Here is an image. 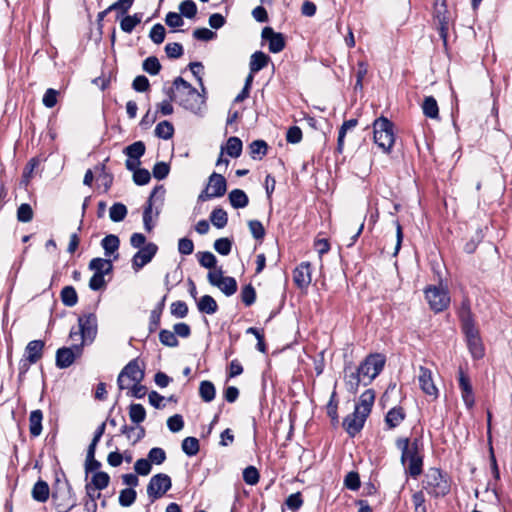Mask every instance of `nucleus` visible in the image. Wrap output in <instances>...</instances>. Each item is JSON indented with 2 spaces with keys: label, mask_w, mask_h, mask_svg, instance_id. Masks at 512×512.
I'll use <instances>...</instances> for the list:
<instances>
[{
  "label": "nucleus",
  "mask_w": 512,
  "mask_h": 512,
  "mask_svg": "<svg viewBox=\"0 0 512 512\" xmlns=\"http://www.w3.org/2000/svg\"><path fill=\"white\" fill-rule=\"evenodd\" d=\"M396 447L401 451L400 461L405 467V472L416 479L423 472V441L422 437L398 438Z\"/></svg>",
  "instance_id": "obj_1"
},
{
  "label": "nucleus",
  "mask_w": 512,
  "mask_h": 512,
  "mask_svg": "<svg viewBox=\"0 0 512 512\" xmlns=\"http://www.w3.org/2000/svg\"><path fill=\"white\" fill-rule=\"evenodd\" d=\"M173 86L177 90L178 104L184 109L197 114L205 106V95H202L201 92L181 76L173 80Z\"/></svg>",
  "instance_id": "obj_2"
},
{
  "label": "nucleus",
  "mask_w": 512,
  "mask_h": 512,
  "mask_svg": "<svg viewBox=\"0 0 512 512\" xmlns=\"http://www.w3.org/2000/svg\"><path fill=\"white\" fill-rule=\"evenodd\" d=\"M374 143L389 153L395 142L394 124L388 118L381 116L373 122Z\"/></svg>",
  "instance_id": "obj_3"
},
{
  "label": "nucleus",
  "mask_w": 512,
  "mask_h": 512,
  "mask_svg": "<svg viewBox=\"0 0 512 512\" xmlns=\"http://www.w3.org/2000/svg\"><path fill=\"white\" fill-rule=\"evenodd\" d=\"M423 489L435 498L444 497L450 492V484L446 474L439 468H429L423 480Z\"/></svg>",
  "instance_id": "obj_4"
},
{
  "label": "nucleus",
  "mask_w": 512,
  "mask_h": 512,
  "mask_svg": "<svg viewBox=\"0 0 512 512\" xmlns=\"http://www.w3.org/2000/svg\"><path fill=\"white\" fill-rule=\"evenodd\" d=\"M97 335V317L94 313L82 315L78 318V329L70 330L69 338L75 340L80 338V344L92 343Z\"/></svg>",
  "instance_id": "obj_5"
},
{
  "label": "nucleus",
  "mask_w": 512,
  "mask_h": 512,
  "mask_svg": "<svg viewBox=\"0 0 512 512\" xmlns=\"http://www.w3.org/2000/svg\"><path fill=\"white\" fill-rule=\"evenodd\" d=\"M385 357L381 354L368 355L357 367L364 379V386L372 383V381L381 373L385 365Z\"/></svg>",
  "instance_id": "obj_6"
},
{
  "label": "nucleus",
  "mask_w": 512,
  "mask_h": 512,
  "mask_svg": "<svg viewBox=\"0 0 512 512\" xmlns=\"http://www.w3.org/2000/svg\"><path fill=\"white\" fill-rule=\"evenodd\" d=\"M145 377V371L139 366L138 358L129 361L117 378V385L119 390L129 388L130 382L141 383Z\"/></svg>",
  "instance_id": "obj_7"
},
{
  "label": "nucleus",
  "mask_w": 512,
  "mask_h": 512,
  "mask_svg": "<svg viewBox=\"0 0 512 512\" xmlns=\"http://www.w3.org/2000/svg\"><path fill=\"white\" fill-rule=\"evenodd\" d=\"M424 293L430 309L435 313H440L449 307L450 295L446 288L430 285L425 288Z\"/></svg>",
  "instance_id": "obj_8"
},
{
  "label": "nucleus",
  "mask_w": 512,
  "mask_h": 512,
  "mask_svg": "<svg viewBox=\"0 0 512 512\" xmlns=\"http://www.w3.org/2000/svg\"><path fill=\"white\" fill-rule=\"evenodd\" d=\"M172 487V481L169 475L165 473H158L153 475L147 485V495L150 499V503H153L157 499L161 498L169 491Z\"/></svg>",
  "instance_id": "obj_9"
},
{
  "label": "nucleus",
  "mask_w": 512,
  "mask_h": 512,
  "mask_svg": "<svg viewBox=\"0 0 512 512\" xmlns=\"http://www.w3.org/2000/svg\"><path fill=\"white\" fill-rule=\"evenodd\" d=\"M463 334L465 335L468 350L473 359H482L485 355V347L480 336L479 329L474 326L463 327Z\"/></svg>",
  "instance_id": "obj_10"
},
{
  "label": "nucleus",
  "mask_w": 512,
  "mask_h": 512,
  "mask_svg": "<svg viewBox=\"0 0 512 512\" xmlns=\"http://www.w3.org/2000/svg\"><path fill=\"white\" fill-rule=\"evenodd\" d=\"M83 351L82 344H74L71 347H61L56 351V366L59 369L70 367L75 359L81 356Z\"/></svg>",
  "instance_id": "obj_11"
},
{
  "label": "nucleus",
  "mask_w": 512,
  "mask_h": 512,
  "mask_svg": "<svg viewBox=\"0 0 512 512\" xmlns=\"http://www.w3.org/2000/svg\"><path fill=\"white\" fill-rule=\"evenodd\" d=\"M166 190L163 185H157L153 188L150 193V196L145 204L143 211V224L146 231H152L154 225L152 223V211H153V202L154 199H159L161 204L164 200V194Z\"/></svg>",
  "instance_id": "obj_12"
},
{
  "label": "nucleus",
  "mask_w": 512,
  "mask_h": 512,
  "mask_svg": "<svg viewBox=\"0 0 512 512\" xmlns=\"http://www.w3.org/2000/svg\"><path fill=\"white\" fill-rule=\"evenodd\" d=\"M158 252V246L153 242H148L139 249L132 257V268L135 272L140 271L145 265L150 263Z\"/></svg>",
  "instance_id": "obj_13"
},
{
  "label": "nucleus",
  "mask_w": 512,
  "mask_h": 512,
  "mask_svg": "<svg viewBox=\"0 0 512 512\" xmlns=\"http://www.w3.org/2000/svg\"><path fill=\"white\" fill-rule=\"evenodd\" d=\"M367 417L359 406H355L354 412L343 419V428L350 437H355L363 429Z\"/></svg>",
  "instance_id": "obj_14"
},
{
  "label": "nucleus",
  "mask_w": 512,
  "mask_h": 512,
  "mask_svg": "<svg viewBox=\"0 0 512 512\" xmlns=\"http://www.w3.org/2000/svg\"><path fill=\"white\" fill-rule=\"evenodd\" d=\"M261 37L268 41V48L271 53L276 54L284 50L286 42L282 33L275 32L273 28L267 26L263 28Z\"/></svg>",
  "instance_id": "obj_15"
},
{
  "label": "nucleus",
  "mask_w": 512,
  "mask_h": 512,
  "mask_svg": "<svg viewBox=\"0 0 512 512\" xmlns=\"http://www.w3.org/2000/svg\"><path fill=\"white\" fill-rule=\"evenodd\" d=\"M458 382L464 404L468 409H471L474 406L475 397L470 379L462 367H459L458 370Z\"/></svg>",
  "instance_id": "obj_16"
},
{
  "label": "nucleus",
  "mask_w": 512,
  "mask_h": 512,
  "mask_svg": "<svg viewBox=\"0 0 512 512\" xmlns=\"http://www.w3.org/2000/svg\"><path fill=\"white\" fill-rule=\"evenodd\" d=\"M418 380L421 390L426 395L433 396L434 398L438 397V389L434 384L432 371L429 368L420 366Z\"/></svg>",
  "instance_id": "obj_17"
},
{
  "label": "nucleus",
  "mask_w": 512,
  "mask_h": 512,
  "mask_svg": "<svg viewBox=\"0 0 512 512\" xmlns=\"http://www.w3.org/2000/svg\"><path fill=\"white\" fill-rule=\"evenodd\" d=\"M293 281L300 289H306L311 281V264L309 262H302L293 271Z\"/></svg>",
  "instance_id": "obj_18"
},
{
  "label": "nucleus",
  "mask_w": 512,
  "mask_h": 512,
  "mask_svg": "<svg viewBox=\"0 0 512 512\" xmlns=\"http://www.w3.org/2000/svg\"><path fill=\"white\" fill-rule=\"evenodd\" d=\"M344 381L347 391L352 394H356L360 384L364 385V379H362L359 369H353L351 365L344 368Z\"/></svg>",
  "instance_id": "obj_19"
},
{
  "label": "nucleus",
  "mask_w": 512,
  "mask_h": 512,
  "mask_svg": "<svg viewBox=\"0 0 512 512\" xmlns=\"http://www.w3.org/2000/svg\"><path fill=\"white\" fill-rule=\"evenodd\" d=\"M208 190L213 193L216 198L222 197L227 191V182L223 175L213 172L208 179Z\"/></svg>",
  "instance_id": "obj_20"
},
{
  "label": "nucleus",
  "mask_w": 512,
  "mask_h": 512,
  "mask_svg": "<svg viewBox=\"0 0 512 512\" xmlns=\"http://www.w3.org/2000/svg\"><path fill=\"white\" fill-rule=\"evenodd\" d=\"M434 18L437 22V30L444 44L447 43L449 30V16L447 8L434 9Z\"/></svg>",
  "instance_id": "obj_21"
},
{
  "label": "nucleus",
  "mask_w": 512,
  "mask_h": 512,
  "mask_svg": "<svg viewBox=\"0 0 512 512\" xmlns=\"http://www.w3.org/2000/svg\"><path fill=\"white\" fill-rule=\"evenodd\" d=\"M44 347L45 342L42 340L30 341L25 348L26 359L28 362L37 363L43 356Z\"/></svg>",
  "instance_id": "obj_22"
},
{
  "label": "nucleus",
  "mask_w": 512,
  "mask_h": 512,
  "mask_svg": "<svg viewBox=\"0 0 512 512\" xmlns=\"http://www.w3.org/2000/svg\"><path fill=\"white\" fill-rule=\"evenodd\" d=\"M405 417L406 413L404 409L401 406H395L387 412L385 416V423L388 429H394L405 420Z\"/></svg>",
  "instance_id": "obj_23"
},
{
  "label": "nucleus",
  "mask_w": 512,
  "mask_h": 512,
  "mask_svg": "<svg viewBox=\"0 0 512 512\" xmlns=\"http://www.w3.org/2000/svg\"><path fill=\"white\" fill-rule=\"evenodd\" d=\"M457 314H458V317H459V320L461 323V329L463 327H469V326L475 325V321H474L473 314L471 311L469 299H467V298L463 299V301L461 302V305L458 309Z\"/></svg>",
  "instance_id": "obj_24"
},
{
  "label": "nucleus",
  "mask_w": 512,
  "mask_h": 512,
  "mask_svg": "<svg viewBox=\"0 0 512 512\" xmlns=\"http://www.w3.org/2000/svg\"><path fill=\"white\" fill-rule=\"evenodd\" d=\"M88 268L89 270L94 271V273L106 275L112 272L113 264L110 259L96 257L89 262Z\"/></svg>",
  "instance_id": "obj_25"
},
{
  "label": "nucleus",
  "mask_w": 512,
  "mask_h": 512,
  "mask_svg": "<svg viewBox=\"0 0 512 512\" xmlns=\"http://www.w3.org/2000/svg\"><path fill=\"white\" fill-rule=\"evenodd\" d=\"M43 412L40 409L31 411L29 415V432L31 437H38L42 433Z\"/></svg>",
  "instance_id": "obj_26"
},
{
  "label": "nucleus",
  "mask_w": 512,
  "mask_h": 512,
  "mask_svg": "<svg viewBox=\"0 0 512 512\" xmlns=\"http://www.w3.org/2000/svg\"><path fill=\"white\" fill-rule=\"evenodd\" d=\"M270 61V57L262 51L254 52L250 57L249 69L251 73H257L264 69Z\"/></svg>",
  "instance_id": "obj_27"
},
{
  "label": "nucleus",
  "mask_w": 512,
  "mask_h": 512,
  "mask_svg": "<svg viewBox=\"0 0 512 512\" xmlns=\"http://www.w3.org/2000/svg\"><path fill=\"white\" fill-rule=\"evenodd\" d=\"M375 401V391L373 389H367L364 391L359 399V403L355 406L360 407L361 413H364L365 415L369 416L371 413L373 404Z\"/></svg>",
  "instance_id": "obj_28"
},
{
  "label": "nucleus",
  "mask_w": 512,
  "mask_h": 512,
  "mask_svg": "<svg viewBox=\"0 0 512 512\" xmlns=\"http://www.w3.org/2000/svg\"><path fill=\"white\" fill-rule=\"evenodd\" d=\"M120 433L123 435H126V437L128 439H132V437H134L132 444L135 445L136 443H138L145 437L146 431L143 426L134 427V426H128L127 424H124L120 428Z\"/></svg>",
  "instance_id": "obj_29"
},
{
  "label": "nucleus",
  "mask_w": 512,
  "mask_h": 512,
  "mask_svg": "<svg viewBox=\"0 0 512 512\" xmlns=\"http://www.w3.org/2000/svg\"><path fill=\"white\" fill-rule=\"evenodd\" d=\"M49 493H50L49 485L47 484L46 481L41 480V479L38 480L32 488V498L35 501H38L41 503H44L48 500Z\"/></svg>",
  "instance_id": "obj_30"
},
{
  "label": "nucleus",
  "mask_w": 512,
  "mask_h": 512,
  "mask_svg": "<svg viewBox=\"0 0 512 512\" xmlns=\"http://www.w3.org/2000/svg\"><path fill=\"white\" fill-rule=\"evenodd\" d=\"M101 246L104 250V255L110 257L116 253L120 246V240L117 235L109 234L101 240Z\"/></svg>",
  "instance_id": "obj_31"
},
{
  "label": "nucleus",
  "mask_w": 512,
  "mask_h": 512,
  "mask_svg": "<svg viewBox=\"0 0 512 512\" xmlns=\"http://www.w3.org/2000/svg\"><path fill=\"white\" fill-rule=\"evenodd\" d=\"M165 300L166 296H164L162 300L157 304V306L151 311L148 325L149 333L155 332L160 325V319L165 306Z\"/></svg>",
  "instance_id": "obj_32"
},
{
  "label": "nucleus",
  "mask_w": 512,
  "mask_h": 512,
  "mask_svg": "<svg viewBox=\"0 0 512 512\" xmlns=\"http://www.w3.org/2000/svg\"><path fill=\"white\" fill-rule=\"evenodd\" d=\"M230 204L235 209L245 208L249 204L247 194L241 189H234L228 195Z\"/></svg>",
  "instance_id": "obj_33"
},
{
  "label": "nucleus",
  "mask_w": 512,
  "mask_h": 512,
  "mask_svg": "<svg viewBox=\"0 0 512 512\" xmlns=\"http://www.w3.org/2000/svg\"><path fill=\"white\" fill-rule=\"evenodd\" d=\"M199 312L212 315L217 312L218 304L210 295H204L197 301Z\"/></svg>",
  "instance_id": "obj_34"
},
{
  "label": "nucleus",
  "mask_w": 512,
  "mask_h": 512,
  "mask_svg": "<svg viewBox=\"0 0 512 512\" xmlns=\"http://www.w3.org/2000/svg\"><path fill=\"white\" fill-rule=\"evenodd\" d=\"M423 114L430 119H437L439 117V107L436 99L433 96H427L422 103Z\"/></svg>",
  "instance_id": "obj_35"
},
{
  "label": "nucleus",
  "mask_w": 512,
  "mask_h": 512,
  "mask_svg": "<svg viewBox=\"0 0 512 512\" xmlns=\"http://www.w3.org/2000/svg\"><path fill=\"white\" fill-rule=\"evenodd\" d=\"M210 221L216 228L222 229L228 223V214L223 208L216 207L210 214Z\"/></svg>",
  "instance_id": "obj_36"
},
{
  "label": "nucleus",
  "mask_w": 512,
  "mask_h": 512,
  "mask_svg": "<svg viewBox=\"0 0 512 512\" xmlns=\"http://www.w3.org/2000/svg\"><path fill=\"white\" fill-rule=\"evenodd\" d=\"M242 149H243V144H242L241 139L236 136H231L228 138L226 147L224 150L230 157L238 158L242 153Z\"/></svg>",
  "instance_id": "obj_37"
},
{
  "label": "nucleus",
  "mask_w": 512,
  "mask_h": 512,
  "mask_svg": "<svg viewBox=\"0 0 512 512\" xmlns=\"http://www.w3.org/2000/svg\"><path fill=\"white\" fill-rule=\"evenodd\" d=\"M199 395L204 402H211L215 399L216 389L211 381L204 380L199 386Z\"/></svg>",
  "instance_id": "obj_38"
},
{
  "label": "nucleus",
  "mask_w": 512,
  "mask_h": 512,
  "mask_svg": "<svg viewBox=\"0 0 512 512\" xmlns=\"http://www.w3.org/2000/svg\"><path fill=\"white\" fill-rule=\"evenodd\" d=\"M62 303L67 307H73L78 302V295L73 286H65L60 293Z\"/></svg>",
  "instance_id": "obj_39"
},
{
  "label": "nucleus",
  "mask_w": 512,
  "mask_h": 512,
  "mask_svg": "<svg viewBox=\"0 0 512 512\" xmlns=\"http://www.w3.org/2000/svg\"><path fill=\"white\" fill-rule=\"evenodd\" d=\"M142 14L126 15L120 22V28L125 33H131L135 27L141 22Z\"/></svg>",
  "instance_id": "obj_40"
},
{
  "label": "nucleus",
  "mask_w": 512,
  "mask_h": 512,
  "mask_svg": "<svg viewBox=\"0 0 512 512\" xmlns=\"http://www.w3.org/2000/svg\"><path fill=\"white\" fill-rule=\"evenodd\" d=\"M146 151V146L142 141H136L124 148L123 153L134 159H140Z\"/></svg>",
  "instance_id": "obj_41"
},
{
  "label": "nucleus",
  "mask_w": 512,
  "mask_h": 512,
  "mask_svg": "<svg viewBox=\"0 0 512 512\" xmlns=\"http://www.w3.org/2000/svg\"><path fill=\"white\" fill-rule=\"evenodd\" d=\"M154 132L158 138L168 140L174 135V127L171 122L164 120L156 125Z\"/></svg>",
  "instance_id": "obj_42"
},
{
  "label": "nucleus",
  "mask_w": 512,
  "mask_h": 512,
  "mask_svg": "<svg viewBox=\"0 0 512 512\" xmlns=\"http://www.w3.org/2000/svg\"><path fill=\"white\" fill-rule=\"evenodd\" d=\"M130 420L139 425L146 418V410L142 404L132 403L129 406Z\"/></svg>",
  "instance_id": "obj_43"
},
{
  "label": "nucleus",
  "mask_w": 512,
  "mask_h": 512,
  "mask_svg": "<svg viewBox=\"0 0 512 512\" xmlns=\"http://www.w3.org/2000/svg\"><path fill=\"white\" fill-rule=\"evenodd\" d=\"M181 447H182L183 452L187 456H189V457L195 456L200 450L199 440L196 437H192V436L186 437L182 441Z\"/></svg>",
  "instance_id": "obj_44"
},
{
  "label": "nucleus",
  "mask_w": 512,
  "mask_h": 512,
  "mask_svg": "<svg viewBox=\"0 0 512 512\" xmlns=\"http://www.w3.org/2000/svg\"><path fill=\"white\" fill-rule=\"evenodd\" d=\"M219 285L220 286H217V288H219L226 296H231L237 291V282L233 277L223 276Z\"/></svg>",
  "instance_id": "obj_45"
},
{
  "label": "nucleus",
  "mask_w": 512,
  "mask_h": 512,
  "mask_svg": "<svg viewBox=\"0 0 512 512\" xmlns=\"http://www.w3.org/2000/svg\"><path fill=\"white\" fill-rule=\"evenodd\" d=\"M127 207L120 202L114 203L109 210V217L113 222H121L127 216Z\"/></svg>",
  "instance_id": "obj_46"
},
{
  "label": "nucleus",
  "mask_w": 512,
  "mask_h": 512,
  "mask_svg": "<svg viewBox=\"0 0 512 512\" xmlns=\"http://www.w3.org/2000/svg\"><path fill=\"white\" fill-rule=\"evenodd\" d=\"M249 150L253 159H256L257 156L261 159L267 154L268 145L264 140H254L250 143Z\"/></svg>",
  "instance_id": "obj_47"
},
{
  "label": "nucleus",
  "mask_w": 512,
  "mask_h": 512,
  "mask_svg": "<svg viewBox=\"0 0 512 512\" xmlns=\"http://www.w3.org/2000/svg\"><path fill=\"white\" fill-rule=\"evenodd\" d=\"M142 68L150 75H157L161 71L162 66L156 56H149L143 61Z\"/></svg>",
  "instance_id": "obj_48"
},
{
  "label": "nucleus",
  "mask_w": 512,
  "mask_h": 512,
  "mask_svg": "<svg viewBox=\"0 0 512 512\" xmlns=\"http://www.w3.org/2000/svg\"><path fill=\"white\" fill-rule=\"evenodd\" d=\"M109 483L110 476L106 472L98 471L92 476L91 485H93L94 489L103 490Z\"/></svg>",
  "instance_id": "obj_49"
},
{
  "label": "nucleus",
  "mask_w": 512,
  "mask_h": 512,
  "mask_svg": "<svg viewBox=\"0 0 512 512\" xmlns=\"http://www.w3.org/2000/svg\"><path fill=\"white\" fill-rule=\"evenodd\" d=\"M137 492L133 488H125L120 491L119 504L122 507H130L136 500Z\"/></svg>",
  "instance_id": "obj_50"
},
{
  "label": "nucleus",
  "mask_w": 512,
  "mask_h": 512,
  "mask_svg": "<svg viewBox=\"0 0 512 512\" xmlns=\"http://www.w3.org/2000/svg\"><path fill=\"white\" fill-rule=\"evenodd\" d=\"M159 341L161 342V344L167 347H177L179 345V341L174 331L172 332L168 329L160 330Z\"/></svg>",
  "instance_id": "obj_51"
},
{
  "label": "nucleus",
  "mask_w": 512,
  "mask_h": 512,
  "mask_svg": "<svg viewBox=\"0 0 512 512\" xmlns=\"http://www.w3.org/2000/svg\"><path fill=\"white\" fill-rule=\"evenodd\" d=\"M240 296L244 305L249 307L256 301V290L252 284H247L242 288Z\"/></svg>",
  "instance_id": "obj_52"
},
{
  "label": "nucleus",
  "mask_w": 512,
  "mask_h": 512,
  "mask_svg": "<svg viewBox=\"0 0 512 512\" xmlns=\"http://www.w3.org/2000/svg\"><path fill=\"white\" fill-rule=\"evenodd\" d=\"M197 258L200 265L205 268L213 269L216 267L217 259L210 251L198 252Z\"/></svg>",
  "instance_id": "obj_53"
},
{
  "label": "nucleus",
  "mask_w": 512,
  "mask_h": 512,
  "mask_svg": "<svg viewBox=\"0 0 512 512\" xmlns=\"http://www.w3.org/2000/svg\"><path fill=\"white\" fill-rule=\"evenodd\" d=\"M179 10L182 16L192 19L197 14V6L192 0H184L179 5Z\"/></svg>",
  "instance_id": "obj_54"
},
{
  "label": "nucleus",
  "mask_w": 512,
  "mask_h": 512,
  "mask_svg": "<svg viewBox=\"0 0 512 512\" xmlns=\"http://www.w3.org/2000/svg\"><path fill=\"white\" fill-rule=\"evenodd\" d=\"M33 210L30 204L22 203L17 209V220L22 223H28L33 219Z\"/></svg>",
  "instance_id": "obj_55"
},
{
  "label": "nucleus",
  "mask_w": 512,
  "mask_h": 512,
  "mask_svg": "<svg viewBox=\"0 0 512 512\" xmlns=\"http://www.w3.org/2000/svg\"><path fill=\"white\" fill-rule=\"evenodd\" d=\"M148 460L151 464L161 465L166 460V452L160 447H154L150 449L147 455Z\"/></svg>",
  "instance_id": "obj_56"
},
{
  "label": "nucleus",
  "mask_w": 512,
  "mask_h": 512,
  "mask_svg": "<svg viewBox=\"0 0 512 512\" xmlns=\"http://www.w3.org/2000/svg\"><path fill=\"white\" fill-rule=\"evenodd\" d=\"M214 249L220 255L227 256L232 249V240L227 237L219 238L214 242Z\"/></svg>",
  "instance_id": "obj_57"
},
{
  "label": "nucleus",
  "mask_w": 512,
  "mask_h": 512,
  "mask_svg": "<svg viewBox=\"0 0 512 512\" xmlns=\"http://www.w3.org/2000/svg\"><path fill=\"white\" fill-rule=\"evenodd\" d=\"M166 31L162 24H155L149 33L151 41L157 45L161 44L165 39Z\"/></svg>",
  "instance_id": "obj_58"
},
{
  "label": "nucleus",
  "mask_w": 512,
  "mask_h": 512,
  "mask_svg": "<svg viewBox=\"0 0 512 512\" xmlns=\"http://www.w3.org/2000/svg\"><path fill=\"white\" fill-rule=\"evenodd\" d=\"M170 172V165L166 162H157L154 164L152 169L153 177L157 180L165 179Z\"/></svg>",
  "instance_id": "obj_59"
},
{
  "label": "nucleus",
  "mask_w": 512,
  "mask_h": 512,
  "mask_svg": "<svg viewBox=\"0 0 512 512\" xmlns=\"http://www.w3.org/2000/svg\"><path fill=\"white\" fill-rule=\"evenodd\" d=\"M260 474L256 467L248 466L243 470V480L248 485H256L259 482Z\"/></svg>",
  "instance_id": "obj_60"
},
{
  "label": "nucleus",
  "mask_w": 512,
  "mask_h": 512,
  "mask_svg": "<svg viewBox=\"0 0 512 512\" xmlns=\"http://www.w3.org/2000/svg\"><path fill=\"white\" fill-rule=\"evenodd\" d=\"M151 180L150 172L145 168H138L133 172V181L138 186L146 185Z\"/></svg>",
  "instance_id": "obj_61"
},
{
  "label": "nucleus",
  "mask_w": 512,
  "mask_h": 512,
  "mask_svg": "<svg viewBox=\"0 0 512 512\" xmlns=\"http://www.w3.org/2000/svg\"><path fill=\"white\" fill-rule=\"evenodd\" d=\"M344 485L347 489L351 491L358 490L361 485L359 474L355 471H350L349 473H347L344 479Z\"/></svg>",
  "instance_id": "obj_62"
},
{
  "label": "nucleus",
  "mask_w": 512,
  "mask_h": 512,
  "mask_svg": "<svg viewBox=\"0 0 512 512\" xmlns=\"http://www.w3.org/2000/svg\"><path fill=\"white\" fill-rule=\"evenodd\" d=\"M249 230L256 240H262L265 237V228L259 220L248 221Z\"/></svg>",
  "instance_id": "obj_63"
},
{
  "label": "nucleus",
  "mask_w": 512,
  "mask_h": 512,
  "mask_svg": "<svg viewBox=\"0 0 512 512\" xmlns=\"http://www.w3.org/2000/svg\"><path fill=\"white\" fill-rule=\"evenodd\" d=\"M171 314L176 318H185L188 315V306L184 301L178 300L171 304Z\"/></svg>",
  "instance_id": "obj_64"
}]
</instances>
